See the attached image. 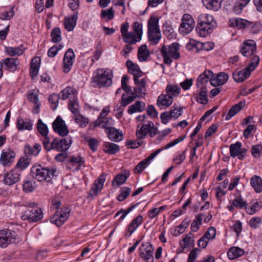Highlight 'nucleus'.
<instances>
[{"instance_id":"62","label":"nucleus","mask_w":262,"mask_h":262,"mask_svg":"<svg viewBox=\"0 0 262 262\" xmlns=\"http://www.w3.org/2000/svg\"><path fill=\"white\" fill-rule=\"evenodd\" d=\"M261 27L260 24L250 21V24L248 25L247 29L249 30L251 33L254 34L258 33L260 30Z\"/></svg>"},{"instance_id":"16","label":"nucleus","mask_w":262,"mask_h":262,"mask_svg":"<svg viewBox=\"0 0 262 262\" xmlns=\"http://www.w3.org/2000/svg\"><path fill=\"white\" fill-rule=\"evenodd\" d=\"M70 210L65 208L61 212L56 211L55 214L51 219V222L55 224L57 226H61L69 218Z\"/></svg>"},{"instance_id":"19","label":"nucleus","mask_w":262,"mask_h":262,"mask_svg":"<svg viewBox=\"0 0 262 262\" xmlns=\"http://www.w3.org/2000/svg\"><path fill=\"white\" fill-rule=\"evenodd\" d=\"M69 110L74 115L75 121L82 127V116L79 114V105L77 98H74L73 100H70L69 104Z\"/></svg>"},{"instance_id":"11","label":"nucleus","mask_w":262,"mask_h":262,"mask_svg":"<svg viewBox=\"0 0 262 262\" xmlns=\"http://www.w3.org/2000/svg\"><path fill=\"white\" fill-rule=\"evenodd\" d=\"M195 26V21L189 14H185L182 18V22L179 29L180 33L186 35L190 33Z\"/></svg>"},{"instance_id":"2","label":"nucleus","mask_w":262,"mask_h":262,"mask_svg":"<svg viewBox=\"0 0 262 262\" xmlns=\"http://www.w3.org/2000/svg\"><path fill=\"white\" fill-rule=\"evenodd\" d=\"M216 26V22L213 17L210 14L203 13L198 17L196 31L201 37H206Z\"/></svg>"},{"instance_id":"60","label":"nucleus","mask_w":262,"mask_h":262,"mask_svg":"<svg viewBox=\"0 0 262 262\" xmlns=\"http://www.w3.org/2000/svg\"><path fill=\"white\" fill-rule=\"evenodd\" d=\"M167 208L166 205L161 206L159 208H154L148 211V216L150 219L155 217L159 213L162 212Z\"/></svg>"},{"instance_id":"49","label":"nucleus","mask_w":262,"mask_h":262,"mask_svg":"<svg viewBox=\"0 0 262 262\" xmlns=\"http://www.w3.org/2000/svg\"><path fill=\"white\" fill-rule=\"evenodd\" d=\"M148 36L151 43L156 45L161 38V31L160 30L148 31Z\"/></svg>"},{"instance_id":"27","label":"nucleus","mask_w":262,"mask_h":262,"mask_svg":"<svg viewBox=\"0 0 262 262\" xmlns=\"http://www.w3.org/2000/svg\"><path fill=\"white\" fill-rule=\"evenodd\" d=\"M143 217L139 215L134 219L132 223L129 224L126 227L127 233H125L126 236L129 237L133 233L141 224Z\"/></svg>"},{"instance_id":"46","label":"nucleus","mask_w":262,"mask_h":262,"mask_svg":"<svg viewBox=\"0 0 262 262\" xmlns=\"http://www.w3.org/2000/svg\"><path fill=\"white\" fill-rule=\"evenodd\" d=\"M207 91L205 87L202 88L201 91L195 97V99L200 104H206L208 102Z\"/></svg>"},{"instance_id":"41","label":"nucleus","mask_w":262,"mask_h":262,"mask_svg":"<svg viewBox=\"0 0 262 262\" xmlns=\"http://www.w3.org/2000/svg\"><path fill=\"white\" fill-rule=\"evenodd\" d=\"M250 184L257 193L262 191V179L259 176L252 177L250 180Z\"/></svg>"},{"instance_id":"30","label":"nucleus","mask_w":262,"mask_h":262,"mask_svg":"<svg viewBox=\"0 0 262 262\" xmlns=\"http://www.w3.org/2000/svg\"><path fill=\"white\" fill-rule=\"evenodd\" d=\"M41 149V145L38 143H36L33 146L27 144L25 146L24 153L27 157L29 156H37Z\"/></svg>"},{"instance_id":"56","label":"nucleus","mask_w":262,"mask_h":262,"mask_svg":"<svg viewBox=\"0 0 262 262\" xmlns=\"http://www.w3.org/2000/svg\"><path fill=\"white\" fill-rule=\"evenodd\" d=\"M262 207V202H256L249 208H246L247 212L249 214H253L258 211Z\"/></svg>"},{"instance_id":"14","label":"nucleus","mask_w":262,"mask_h":262,"mask_svg":"<svg viewBox=\"0 0 262 262\" xmlns=\"http://www.w3.org/2000/svg\"><path fill=\"white\" fill-rule=\"evenodd\" d=\"M106 178V174L105 173H102L99 176L88 193V198L89 199H92L94 195H97L98 192L102 189Z\"/></svg>"},{"instance_id":"4","label":"nucleus","mask_w":262,"mask_h":262,"mask_svg":"<svg viewBox=\"0 0 262 262\" xmlns=\"http://www.w3.org/2000/svg\"><path fill=\"white\" fill-rule=\"evenodd\" d=\"M57 170L55 167H42L40 165L33 166L31 169V176L41 182L50 181L54 177L56 176Z\"/></svg>"},{"instance_id":"42","label":"nucleus","mask_w":262,"mask_h":262,"mask_svg":"<svg viewBox=\"0 0 262 262\" xmlns=\"http://www.w3.org/2000/svg\"><path fill=\"white\" fill-rule=\"evenodd\" d=\"M145 106V103L141 101H138L129 106L127 112L129 114H133L136 112H141L144 110Z\"/></svg>"},{"instance_id":"59","label":"nucleus","mask_w":262,"mask_h":262,"mask_svg":"<svg viewBox=\"0 0 262 262\" xmlns=\"http://www.w3.org/2000/svg\"><path fill=\"white\" fill-rule=\"evenodd\" d=\"M85 141L88 143V146L93 151H95L97 149L99 144V141L95 138H85Z\"/></svg>"},{"instance_id":"47","label":"nucleus","mask_w":262,"mask_h":262,"mask_svg":"<svg viewBox=\"0 0 262 262\" xmlns=\"http://www.w3.org/2000/svg\"><path fill=\"white\" fill-rule=\"evenodd\" d=\"M5 51L10 56H19L23 54L24 49L23 46L17 47H8L6 48Z\"/></svg>"},{"instance_id":"58","label":"nucleus","mask_w":262,"mask_h":262,"mask_svg":"<svg viewBox=\"0 0 262 262\" xmlns=\"http://www.w3.org/2000/svg\"><path fill=\"white\" fill-rule=\"evenodd\" d=\"M52 41L53 42H58L61 40V31L59 28H55L51 34Z\"/></svg>"},{"instance_id":"28","label":"nucleus","mask_w":262,"mask_h":262,"mask_svg":"<svg viewBox=\"0 0 262 262\" xmlns=\"http://www.w3.org/2000/svg\"><path fill=\"white\" fill-rule=\"evenodd\" d=\"M78 13L76 12L71 16L66 17L64 19V26L68 31H72L75 28L77 19Z\"/></svg>"},{"instance_id":"22","label":"nucleus","mask_w":262,"mask_h":262,"mask_svg":"<svg viewBox=\"0 0 262 262\" xmlns=\"http://www.w3.org/2000/svg\"><path fill=\"white\" fill-rule=\"evenodd\" d=\"M4 70L9 72L15 71L19 64V59L17 58H7L0 62Z\"/></svg>"},{"instance_id":"26","label":"nucleus","mask_w":262,"mask_h":262,"mask_svg":"<svg viewBox=\"0 0 262 262\" xmlns=\"http://www.w3.org/2000/svg\"><path fill=\"white\" fill-rule=\"evenodd\" d=\"M250 24V21L246 19L233 18L229 20L228 25L232 27H236L239 29H247L248 25Z\"/></svg>"},{"instance_id":"54","label":"nucleus","mask_w":262,"mask_h":262,"mask_svg":"<svg viewBox=\"0 0 262 262\" xmlns=\"http://www.w3.org/2000/svg\"><path fill=\"white\" fill-rule=\"evenodd\" d=\"M183 112V108L180 107L176 104H174L172 107V109L168 111L169 114L172 119H176L182 115Z\"/></svg>"},{"instance_id":"3","label":"nucleus","mask_w":262,"mask_h":262,"mask_svg":"<svg viewBox=\"0 0 262 262\" xmlns=\"http://www.w3.org/2000/svg\"><path fill=\"white\" fill-rule=\"evenodd\" d=\"M43 147L47 151L55 149L58 151H66L70 147L72 140L70 137L63 139L55 138L52 142L49 137L43 138L42 141Z\"/></svg>"},{"instance_id":"36","label":"nucleus","mask_w":262,"mask_h":262,"mask_svg":"<svg viewBox=\"0 0 262 262\" xmlns=\"http://www.w3.org/2000/svg\"><path fill=\"white\" fill-rule=\"evenodd\" d=\"M244 253L245 251L243 249L238 247H232L229 249L227 255L229 259H234L242 256Z\"/></svg>"},{"instance_id":"45","label":"nucleus","mask_w":262,"mask_h":262,"mask_svg":"<svg viewBox=\"0 0 262 262\" xmlns=\"http://www.w3.org/2000/svg\"><path fill=\"white\" fill-rule=\"evenodd\" d=\"M120 149L119 146L113 143L106 142L104 145L103 150L109 155L115 154Z\"/></svg>"},{"instance_id":"7","label":"nucleus","mask_w":262,"mask_h":262,"mask_svg":"<svg viewBox=\"0 0 262 262\" xmlns=\"http://www.w3.org/2000/svg\"><path fill=\"white\" fill-rule=\"evenodd\" d=\"M27 205L28 209L21 216L23 220H28L31 223L38 222L43 218L42 211L35 203H28Z\"/></svg>"},{"instance_id":"39","label":"nucleus","mask_w":262,"mask_h":262,"mask_svg":"<svg viewBox=\"0 0 262 262\" xmlns=\"http://www.w3.org/2000/svg\"><path fill=\"white\" fill-rule=\"evenodd\" d=\"M76 91L73 88L68 86L64 89L60 93L61 98L63 100L69 98L70 100H73L76 98Z\"/></svg>"},{"instance_id":"34","label":"nucleus","mask_w":262,"mask_h":262,"mask_svg":"<svg viewBox=\"0 0 262 262\" xmlns=\"http://www.w3.org/2000/svg\"><path fill=\"white\" fill-rule=\"evenodd\" d=\"M40 61V58L38 57H35L32 59L30 74L32 78L36 76L38 74Z\"/></svg>"},{"instance_id":"31","label":"nucleus","mask_w":262,"mask_h":262,"mask_svg":"<svg viewBox=\"0 0 262 262\" xmlns=\"http://www.w3.org/2000/svg\"><path fill=\"white\" fill-rule=\"evenodd\" d=\"M245 105V102L240 101L236 104L233 105L229 111L226 115L225 120H229L237 113H238Z\"/></svg>"},{"instance_id":"13","label":"nucleus","mask_w":262,"mask_h":262,"mask_svg":"<svg viewBox=\"0 0 262 262\" xmlns=\"http://www.w3.org/2000/svg\"><path fill=\"white\" fill-rule=\"evenodd\" d=\"M214 44L211 42L202 43L193 39L190 40L189 42L186 45V48L188 50H193L196 52H198L199 50L210 51L212 50Z\"/></svg>"},{"instance_id":"55","label":"nucleus","mask_w":262,"mask_h":262,"mask_svg":"<svg viewBox=\"0 0 262 262\" xmlns=\"http://www.w3.org/2000/svg\"><path fill=\"white\" fill-rule=\"evenodd\" d=\"M100 124H98V126H101L102 128L108 130L110 128H113L111 126L113 125V120L111 118H105L100 119Z\"/></svg>"},{"instance_id":"37","label":"nucleus","mask_w":262,"mask_h":262,"mask_svg":"<svg viewBox=\"0 0 262 262\" xmlns=\"http://www.w3.org/2000/svg\"><path fill=\"white\" fill-rule=\"evenodd\" d=\"M228 75L224 72L220 73L216 77V79L211 80V84L214 86L221 85L225 84L228 80Z\"/></svg>"},{"instance_id":"24","label":"nucleus","mask_w":262,"mask_h":262,"mask_svg":"<svg viewBox=\"0 0 262 262\" xmlns=\"http://www.w3.org/2000/svg\"><path fill=\"white\" fill-rule=\"evenodd\" d=\"M82 164V158L80 156H72L69 158L67 162V168L73 171L79 169Z\"/></svg>"},{"instance_id":"35","label":"nucleus","mask_w":262,"mask_h":262,"mask_svg":"<svg viewBox=\"0 0 262 262\" xmlns=\"http://www.w3.org/2000/svg\"><path fill=\"white\" fill-rule=\"evenodd\" d=\"M108 138L115 142H119L123 140V135L121 132L115 128H110L107 132Z\"/></svg>"},{"instance_id":"40","label":"nucleus","mask_w":262,"mask_h":262,"mask_svg":"<svg viewBox=\"0 0 262 262\" xmlns=\"http://www.w3.org/2000/svg\"><path fill=\"white\" fill-rule=\"evenodd\" d=\"M129 176V171H125L123 173H119L117 174L112 182V185L119 186L123 184Z\"/></svg>"},{"instance_id":"12","label":"nucleus","mask_w":262,"mask_h":262,"mask_svg":"<svg viewBox=\"0 0 262 262\" xmlns=\"http://www.w3.org/2000/svg\"><path fill=\"white\" fill-rule=\"evenodd\" d=\"M154 248L149 243H142L139 248L140 256L143 258L146 262H153L154 256L153 251Z\"/></svg>"},{"instance_id":"32","label":"nucleus","mask_w":262,"mask_h":262,"mask_svg":"<svg viewBox=\"0 0 262 262\" xmlns=\"http://www.w3.org/2000/svg\"><path fill=\"white\" fill-rule=\"evenodd\" d=\"M204 6L210 10L216 11L221 7L222 0H202Z\"/></svg>"},{"instance_id":"15","label":"nucleus","mask_w":262,"mask_h":262,"mask_svg":"<svg viewBox=\"0 0 262 262\" xmlns=\"http://www.w3.org/2000/svg\"><path fill=\"white\" fill-rule=\"evenodd\" d=\"M54 130L60 136H66L69 133V129L65 122L60 116H58L52 123Z\"/></svg>"},{"instance_id":"6","label":"nucleus","mask_w":262,"mask_h":262,"mask_svg":"<svg viewBox=\"0 0 262 262\" xmlns=\"http://www.w3.org/2000/svg\"><path fill=\"white\" fill-rule=\"evenodd\" d=\"M113 73L109 69H98L94 73L92 82L96 85L101 86H109L112 83Z\"/></svg>"},{"instance_id":"48","label":"nucleus","mask_w":262,"mask_h":262,"mask_svg":"<svg viewBox=\"0 0 262 262\" xmlns=\"http://www.w3.org/2000/svg\"><path fill=\"white\" fill-rule=\"evenodd\" d=\"M30 163V159L27 156L22 157L17 162L14 168L16 169L17 170L19 169V171H22L27 168Z\"/></svg>"},{"instance_id":"10","label":"nucleus","mask_w":262,"mask_h":262,"mask_svg":"<svg viewBox=\"0 0 262 262\" xmlns=\"http://www.w3.org/2000/svg\"><path fill=\"white\" fill-rule=\"evenodd\" d=\"M17 235L15 231L5 229L0 231V246L6 247L9 244L17 242Z\"/></svg>"},{"instance_id":"44","label":"nucleus","mask_w":262,"mask_h":262,"mask_svg":"<svg viewBox=\"0 0 262 262\" xmlns=\"http://www.w3.org/2000/svg\"><path fill=\"white\" fill-rule=\"evenodd\" d=\"M16 125L18 129L19 130L25 129L31 130L32 129L33 124L30 120L24 121L21 118H18L17 121Z\"/></svg>"},{"instance_id":"52","label":"nucleus","mask_w":262,"mask_h":262,"mask_svg":"<svg viewBox=\"0 0 262 262\" xmlns=\"http://www.w3.org/2000/svg\"><path fill=\"white\" fill-rule=\"evenodd\" d=\"M37 128L38 132L44 137V138L48 137V134L49 132L48 128L46 124L43 123L42 120L38 119L37 123Z\"/></svg>"},{"instance_id":"9","label":"nucleus","mask_w":262,"mask_h":262,"mask_svg":"<svg viewBox=\"0 0 262 262\" xmlns=\"http://www.w3.org/2000/svg\"><path fill=\"white\" fill-rule=\"evenodd\" d=\"M148 133L151 138L155 137L158 133V128L152 121L138 125L136 134L138 139H144Z\"/></svg>"},{"instance_id":"61","label":"nucleus","mask_w":262,"mask_h":262,"mask_svg":"<svg viewBox=\"0 0 262 262\" xmlns=\"http://www.w3.org/2000/svg\"><path fill=\"white\" fill-rule=\"evenodd\" d=\"M130 189L129 187H124L121 188V193L118 195L117 199L119 201H123L129 194Z\"/></svg>"},{"instance_id":"25","label":"nucleus","mask_w":262,"mask_h":262,"mask_svg":"<svg viewBox=\"0 0 262 262\" xmlns=\"http://www.w3.org/2000/svg\"><path fill=\"white\" fill-rule=\"evenodd\" d=\"M173 100L172 98L166 93L162 94L158 97L156 103L157 105L162 110L168 107L172 103Z\"/></svg>"},{"instance_id":"20","label":"nucleus","mask_w":262,"mask_h":262,"mask_svg":"<svg viewBox=\"0 0 262 262\" xmlns=\"http://www.w3.org/2000/svg\"><path fill=\"white\" fill-rule=\"evenodd\" d=\"M246 151L245 148H242V143L240 142H236L230 146V154L232 157H237L239 160H243L245 157Z\"/></svg>"},{"instance_id":"1","label":"nucleus","mask_w":262,"mask_h":262,"mask_svg":"<svg viewBox=\"0 0 262 262\" xmlns=\"http://www.w3.org/2000/svg\"><path fill=\"white\" fill-rule=\"evenodd\" d=\"M129 24L125 22L121 27V33L123 38V41L129 44H135L141 40L143 34L142 25L138 21L133 24V32H128Z\"/></svg>"},{"instance_id":"5","label":"nucleus","mask_w":262,"mask_h":262,"mask_svg":"<svg viewBox=\"0 0 262 262\" xmlns=\"http://www.w3.org/2000/svg\"><path fill=\"white\" fill-rule=\"evenodd\" d=\"M186 136H181L178 138L168 143L163 148H159L155 152L151 153L147 158L139 163L134 168V172L136 173H141L150 163L155 157L163 149H166L181 142L185 139Z\"/></svg>"},{"instance_id":"23","label":"nucleus","mask_w":262,"mask_h":262,"mask_svg":"<svg viewBox=\"0 0 262 262\" xmlns=\"http://www.w3.org/2000/svg\"><path fill=\"white\" fill-rule=\"evenodd\" d=\"M74 57V53L72 49H69L66 52L63 60V69L64 73H68L71 70Z\"/></svg>"},{"instance_id":"33","label":"nucleus","mask_w":262,"mask_h":262,"mask_svg":"<svg viewBox=\"0 0 262 262\" xmlns=\"http://www.w3.org/2000/svg\"><path fill=\"white\" fill-rule=\"evenodd\" d=\"M250 75V72L246 69L239 71H236L232 74L233 79L237 82H243L248 78Z\"/></svg>"},{"instance_id":"18","label":"nucleus","mask_w":262,"mask_h":262,"mask_svg":"<svg viewBox=\"0 0 262 262\" xmlns=\"http://www.w3.org/2000/svg\"><path fill=\"white\" fill-rule=\"evenodd\" d=\"M20 173L14 168L4 175L3 182L6 185H11L18 182L20 179Z\"/></svg>"},{"instance_id":"43","label":"nucleus","mask_w":262,"mask_h":262,"mask_svg":"<svg viewBox=\"0 0 262 262\" xmlns=\"http://www.w3.org/2000/svg\"><path fill=\"white\" fill-rule=\"evenodd\" d=\"M150 55L149 51L147 50V46L144 44L140 46L138 49V58L140 61H146Z\"/></svg>"},{"instance_id":"63","label":"nucleus","mask_w":262,"mask_h":262,"mask_svg":"<svg viewBox=\"0 0 262 262\" xmlns=\"http://www.w3.org/2000/svg\"><path fill=\"white\" fill-rule=\"evenodd\" d=\"M216 235V229L213 227H210L207 231L203 235V236L206 238L208 241L213 240Z\"/></svg>"},{"instance_id":"57","label":"nucleus","mask_w":262,"mask_h":262,"mask_svg":"<svg viewBox=\"0 0 262 262\" xmlns=\"http://www.w3.org/2000/svg\"><path fill=\"white\" fill-rule=\"evenodd\" d=\"M232 204L235 206V207L238 209H242L244 207L246 208H247L246 206L247 205L246 201H245L241 196H238L234 199L233 200Z\"/></svg>"},{"instance_id":"50","label":"nucleus","mask_w":262,"mask_h":262,"mask_svg":"<svg viewBox=\"0 0 262 262\" xmlns=\"http://www.w3.org/2000/svg\"><path fill=\"white\" fill-rule=\"evenodd\" d=\"M194 244L193 238L189 235H186L184 238L180 241V245L183 249L186 247H193Z\"/></svg>"},{"instance_id":"38","label":"nucleus","mask_w":262,"mask_h":262,"mask_svg":"<svg viewBox=\"0 0 262 262\" xmlns=\"http://www.w3.org/2000/svg\"><path fill=\"white\" fill-rule=\"evenodd\" d=\"M181 88L178 85L172 84H167L165 92L167 95L171 96L173 99V97L178 96L181 93Z\"/></svg>"},{"instance_id":"21","label":"nucleus","mask_w":262,"mask_h":262,"mask_svg":"<svg viewBox=\"0 0 262 262\" xmlns=\"http://www.w3.org/2000/svg\"><path fill=\"white\" fill-rule=\"evenodd\" d=\"M128 72L134 75V80L135 84L139 83L138 78L142 76L143 72L140 70L139 66L130 60L126 62Z\"/></svg>"},{"instance_id":"29","label":"nucleus","mask_w":262,"mask_h":262,"mask_svg":"<svg viewBox=\"0 0 262 262\" xmlns=\"http://www.w3.org/2000/svg\"><path fill=\"white\" fill-rule=\"evenodd\" d=\"M15 154L13 151L3 152L1 156L0 161L1 163L4 165H10L13 161Z\"/></svg>"},{"instance_id":"64","label":"nucleus","mask_w":262,"mask_h":262,"mask_svg":"<svg viewBox=\"0 0 262 262\" xmlns=\"http://www.w3.org/2000/svg\"><path fill=\"white\" fill-rule=\"evenodd\" d=\"M136 98V97H135V96L132 94V95L129 96L128 97H126L125 94H123L121 98V106L125 107L128 105L131 102H132Z\"/></svg>"},{"instance_id":"51","label":"nucleus","mask_w":262,"mask_h":262,"mask_svg":"<svg viewBox=\"0 0 262 262\" xmlns=\"http://www.w3.org/2000/svg\"><path fill=\"white\" fill-rule=\"evenodd\" d=\"M159 19L156 17H151L148 21V31L160 30L158 25Z\"/></svg>"},{"instance_id":"53","label":"nucleus","mask_w":262,"mask_h":262,"mask_svg":"<svg viewBox=\"0 0 262 262\" xmlns=\"http://www.w3.org/2000/svg\"><path fill=\"white\" fill-rule=\"evenodd\" d=\"M250 0H237L233 10L236 14H240L243 9L247 5Z\"/></svg>"},{"instance_id":"8","label":"nucleus","mask_w":262,"mask_h":262,"mask_svg":"<svg viewBox=\"0 0 262 262\" xmlns=\"http://www.w3.org/2000/svg\"><path fill=\"white\" fill-rule=\"evenodd\" d=\"M179 45L177 43H173L168 47L164 45L161 50L165 64H170L171 58L174 59L179 58L180 55L178 51Z\"/></svg>"},{"instance_id":"17","label":"nucleus","mask_w":262,"mask_h":262,"mask_svg":"<svg viewBox=\"0 0 262 262\" xmlns=\"http://www.w3.org/2000/svg\"><path fill=\"white\" fill-rule=\"evenodd\" d=\"M256 51V44L253 40L245 41L240 49L242 54L245 57L253 55Z\"/></svg>"}]
</instances>
